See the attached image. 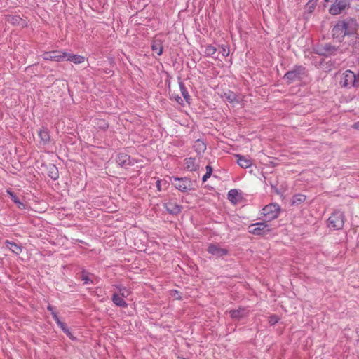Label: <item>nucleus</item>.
Returning a JSON list of instances; mask_svg holds the SVG:
<instances>
[{"label":"nucleus","mask_w":359,"mask_h":359,"mask_svg":"<svg viewBox=\"0 0 359 359\" xmlns=\"http://www.w3.org/2000/svg\"><path fill=\"white\" fill-rule=\"evenodd\" d=\"M358 23L356 20L346 18L339 20L332 29V36L334 39L341 42L345 36H351L357 31Z\"/></svg>","instance_id":"nucleus-1"},{"label":"nucleus","mask_w":359,"mask_h":359,"mask_svg":"<svg viewBox=\"0 0 359 359\" xmlns=\"http://www.w3.org/2000/svg\"><path fill=\"white\" fill-rule=\"evenodd\" d=\"M307 76L306 67L303 65H294L292 69L287 71L283 79L286 80L287 84L294 82L302 81Z\"/></svg>","instance_id":"nucleus-2"},{"label":"nucleus","mask_w":359,"mask_h":359,"mask_svg":"<svg viewBox=\"0 0 359 359\" xmlns=\"http://www.w3.org/2000/svg\"><path fill=\"white\" fill-rule=\"evenodd\" d=\"M340 84L348 88L359 86V72L355 74L351 70H346L340 80Z\"/></svg>","instance_id":"nucleus-3"},{"label":"nucleus","mask_w":359,"mask_h":359,"mask_svg":"<svg viewBox=\"0 0 359 359\" xmlns=\"http://www.w3.org/2000/svg\"><path fill=\"white\" fill-rule=\"evenodd\" d=\"M171 183L172 186L182 192H187L194 190L191 179L186 177H172L171 178Z\"/></svg>","instance_id":"nucleus-4"},{"label":"nucleus","mask_w":359,"mask_h":359,"mask_svg":"<svg viewBox=\"0 0 359 359\" xmlns=\"http://www.w3.org/2000/svg\"><path fill=\"white\" fill-rule=\"evenodd\" d=\"M339 48L332 45L330 43L324 44H318L313 47V52L320 56L330 57L335 55Z\"/></svg>","instance_id":"nucleus-5"},{"label":"nucleus","mask_w":359,"mask_h":359,"mask_svg":"<svg viewBox=\"0 0 359 359\" xmlns=\"http://www.w3.org/2000/svg\"><path fill=\"white\" fill-rule=\"evenodd\" d=\"M262 213L265 217V221L270 222L278 217L281 209L277 203H270L262 210Z\"/></svg>","instance_id":"nucleus-6"},{"label":"nucleus","mask_w":359,"mask_h":359,"mask_svg":"<svg viewBox=\"0 0 359 359\" xmlns=\"http://www.w3.org/2000/svg\"><path fill=\"white\" fill-rule=\"evenodd\" d=\"M344 224V215L341 211L335 210L328 218V226L334 230L341 229Z\"/></svg>","instance_id":"nucleus-7"},{"label":"nucleus","mask_w":359,"mask_h":359,"mask_svg":"<svg viewBox=\"0 0 359 359\" xmlns=\"http://www.w3.org/2000/svg\"><path fill=\"white\" fill-rule=\"evenodd\" d=\"M271 229L268 222H257L248 226L249 233L257 236H266L271 232Z\"/></svg>","instance_id":"nucleus-8"},{"label":"nucleus","mask_w":359,"mask_h":359,"mask_svg":"<svg viewBox=\"0 0 359 359\" xmlns=\"http://www.w3.org/2000/svg\"><path fill=\"white\" fill-rule=\"evenodd\" d=\"M336 2L332 4L330 9L329 12L330 14L333 15H337L340 14L346 8L348 7L350 5L348 0H337Z\"/></svg>","instance_id":"nucleus-9"},{"label":"nucleus","mask_w":359,"mask_h":359,"mask_svg":"<svg viewBox=\"0 0 359 359\" xmlns=\"http://www.w3.org/2000/svg\"><path fill=\"white\" fill-rule=\"evenodd\" d=\"M42 57L45 60H53L56 62L64 61L65 58V51L53 50L45 52L42 55Z\"/></svg>","instance_id":"nucleus-10"},{"label":"nucleus","mask_w":359,"mask_h":359,"mask_svg":"<svg viewBox=\"0 0 359 359\" xmlns=\"http://www.w3.org/2000/svg\"><path fill=\"white\" fill-rule=\"evenodd\" d=\"M228 313L233 320H240L249 315L250 310L247 307L239 306L237 309L229 310Z\"/></svg>","instance_id":"nucleus-11"},{"label":"nucleus","mask_w":359,"mask_h":359,"mask_svg":"<svg viewBox=\"0 0 359 359\" xmlns=\"http://www.w3.org/2000/svg\"><path fill=\"white\" fill-rule=\"evenodd\" d=\"M207 251L217 257H222L229 254V250L221 248L218 243H210L208 247Z\"/></svg>","instance_id":"nucleus-12"},{"label":"nucleus","mask_w":359,"mask_h":359,"mask_svg":"<svg viewBox=\"0 0 359 359\" xmlns=\"http://www.w3.org/2000/svg\"><path fill=\"white\" fill-rule=\"evenodd\" d=\"M116 161L120 167H127L134 164L130 156L126 154L121 153L116 156Z\"/></svg>","instance_id":"nucleus-13"},{"label":"nucleus","mask_w":359,"mask_h":359,"mask_svg":"<svg viewBox=\"0 0 359 359\" xmlns=\"http://www.w3.org/2000/svg\"><path fill=\"white\" fill-rule=\"evenodd\" d=\"M163 206L166 211L170 215H177L182 210V206L172 201L165 203Z\"/></svg>","instance_id":"nucleus-14"},{"label":"nucleus","mask_w":359,"mask_h":359,"mask_svg":"<svg viewBox=\"0 0 359 359\" xmlns=\"http://www.w3.org/2000/svg\"><path fill=\"white\" fill-rule=\"evenodd\" d=\"M237 158V163L243 168H248L252 165V160L251 158L245 156L238 154L236 156Z\"/></svg>","instance_id":"nucleus-15"},{"label":"nucleus","mask_w":359,"mask_h":359,"mask_svg":"<svg viewBox=\"0 0 359 359\" xmlns=\"http://www.w3.org/2000/svg\"><path fill=\"white\" fill-rule=\"evenodd\" d=\"M38 135L40 138V143L46 145L50 142V137L49 130L46 128H43L38 132Z\"/></svg>","instance_id":"nucleus-16"},{"label":"nucleus","mask_w":359,"mask_h":359,"mask_svg":"<svg viewBox=\"0 0 359 359\" xmlns=\"http://www.w3.org/2000/svg\"><path fill=\"white\" fill-rule=\"evenodd\" d=\"M185 168L189 171H196L199 168V164L195 158H186L184 159Z\"/></svg>","instance_id":"nucleus-17"},{"label":"nucleus","mask_w":359,"mask_h":359,"mask_svg":"<svg viewBox=\"0 0 359 359\" xmlns=\"http://www.w3.org/2000/svg\"><path fill=\"white\" fill-rule=\"evenodd\" d=\"M65 60L72 61L74 64H81L84 62L85 57L81 55L71 54L67 52H65Z\"/></svg>","instance_id":"nucleus-18"},{"label":"nucleus","mask_w":359,"mask_h":359,"mask_svg":"<svg viewBox=\"0 0 359 359\" xmlns=\"http://www.w3.org/2000/svg\"><path fill=\"white\" fill-rule=\"evenodd\" d=\"M151 48L152 51L158 55H161L163 53V47L161 39H155L151 42Z\"/></svg>","instance_id":"nucleus-19"},{"label":"nucleus","mask_w":359,"mask_h":359,"mask_svg":"<svg viewBox=\"0 0 359 359\" xmlns=\"http://www.w3.org/2000/svg\"><path fill=\"white\" fill-rule=\"evenodd\" d=\"M4 243L5 245L15 255H20L22 251V246L15 242L6 240Z\"/></svg>","instance_id":"nucleus-20"},{"label":"nucleus","mask_w":359,"mask_h":359,"mask_svg":"<svg viewBox=\"0 0 359 359\" xmlns=\"http://www.w3.org/2000/svg\"><path fill=\"white\" fill-rule=\"evenodd\" d=\"M222 98L228 101L230 103L233 102H238L239 100L238 99V95L233 91L228 90L227 92H224L222 95Z\"/></svg>","instance_id":"nucleus-21"},{"label":"nucleus","mask_w":359,"mask_h":359,"mask_svg":"<svg viewBox=\"0 0 359 359\" xmlns=\"http://www.w3.org/2000/svg\"><path fill=\"white\" fill-rule=\"evenodd\" d=\"M241 198V194L237 189H231L228 192L227 198L233 204H236Z\"/></svg>","instance_id":"nucleus-22"},{"label":"nucleus","mask_w":359,"mask_h":359,"mask_svg":"<svg viewBox=\"0 0 359 359\" xmlns=\"http://www.w3.org/2000/svg\"><path fill=\"white\" fill-rule=\"evenodd\" d=\"M111 300L114 302V304L118 306H120L122 308H126L128 306V304L123 299V297L121 296H119L116 293H114L112 295Z\"/></svg>","instance_id":"nucleus-23"},{"label":"nucleus","mask_w":359,"mask_h":359,"mask_svg":"<svg viewBox=\"0 0 359 359\" xmlns=\"http://www.w3.org/2000/svg\"><path fill=\"white\" fill-rule=\"evenodd\" d=\"M93 274L88 272L86 270H82L80 275V278L82 281H83V283L87 284H92L93 283V280L92 279V277H93Z\"/></svg>","instance_id":"nucleus-24"},{"label":"nucleus","mask_w":359,"mask_h":359,"mask_svg":"<svg viewBox=\"0 0 359 359\" xmlns=\"http://www.w3.org/2000/svg\"><path fill=\"white\" fill-rule=\"evenodd\" d=\"M56 323L57 325L61 328V330L63 331L64 333L66 334V335L71 339L72 340L76 339V338L73 336L72 332L69 331V328L67 327L66 323L62 322L60 320H57Z\"/></svg>","instance_id":"nucleus-25"},{"label":"nucleus","mask_w":359,"mask_h":359,"mask_svg":"<svg viewBox=\"0 0 359 359\" xmlns=\"http://www.w3.org/2000/svg\"><path fill=\"white\" fill-rule=\"evenodd\" d=\"M194 148L198 154H200L206 149V145L203 140L198 139L194 142Z\"/></svg>","instance_id":"nucleus-26"},{"label":"nucleus","mask_w":359,"mask_h":359,"mask_svg":"<svg viewBox=\"0 0 359 359\" xmlns=\"http://www.w3.org/2000/svg\"><path fill=\"white\" fill-rule=\"evenodd\" d=\"M179 86H180V89L181 91V93H182L184 99L185 100V101L189 103L190 95L187 90L185 85L183 83L182 81H179Z\"/></svg>","instance_id":"nucleus-27"},{"label":"nucleus","mask_w":359,"mask_h":359,"mask_svg":"<svg viewBox=\"0 0 359 359\" xmlns=\"http://www.w3.org/2000/svg\"><path fill=\"white\" fill-rule=\"evenodd\" d=\"M7 193L11 196V200L18 205L19 208L24 209L25 205L23 203H22L17 196L11 190H7Z\"/></svg>","instance_id":"nucleus-28"},{"label":"nucleus","mask_w":359,"mask_h":359,"mask_svg":"<svg viewBox=\"0 0 359 359\" xmlns=\"http://www.w3.org/2000/svg\"><path fill=\"white\" fill-rule=\"evenodd\" d=\"M306 196L303 194H296L292 197V204L298 205L304 202Z\"/></svg>","instance_id":"nucleus-29"},{"label":"nucleus","mask_w":359,"mask_h":359,"mask_svg":"<svg viewBox=\"0 0 359 359\" xmlns=\"http://www.w3.org/2000/svg\"><path fill=\"white\" fill-rule=\"evenodd\" d=\"M217 52V48L212 46L208 45L205 46V54L206 56H212Z\"/></svg>","instance_id":"nucleus-30"},{"label":"nucleus","mask_w":359,"mask_h":359,"mask_svg":"<svg viewBox=\"0 0 359 359\" xmlns=\"http://www.w3.org/2000/svg\"><path fill=\"white\" fill-rule=\"evenodd\" d=\"M205 170H206V172L202 177L203 182H206V180L210 177V176L212 175V170H213L212 168L209 165H208L205 167Z\"/></svg>","instance_id":"nucleus-31"},{"label":"nucleus","mask_w":359,"mask_h":359,"mask_svg":"<svg viewBox=\"0 0 359 359\" xmlns=\"http://www.w3.org/2000/svg\"><path fill=\"white\" fill-rule=\"evenodd\" d=\"M48 176L54 180L58 178V172L57 168L54 165L52 167L51 170H49Z\"/></svg>","instance_id":"nucleus-32"},{"label":"nucleus","mask_w":359,"mask_h":359,"mask_svg":"<svg viewBox=\"0 0 359 359\" xmlns=\"http://www.w3.org/2000/svg\"><path fill=\"white\" fill-rule=\"evenodd\" d=\"M316 6V2L313 0H310L306 6V9L309 13H312Z\"/></svg>","instance_id":"nucleus-33"},{"label":"nucleus","mask_w":359,"mask_h":359,"mask_svg":"<svg viewBox=\"0 0 359 359\" xmlns=\"http://www.w3.org/2000/svg\"><path fill=\"white\" fill-rule=\"evenodd\" d=\"M97 126L102 130H105L109 127L108 123L104 119H97Z\"/></svg>","instance_id":"nucleus-34"},{"label":"nucleus","mask_w":359,"mask_h":359,"mask_svg":"<svg viewBox=\"0 0 359 359\" xmlns=\"http://www.w3.org/2000/svg\"><path fill=\"white\" fill-rule=\"evenodd\" d=\"M116 287L119 290L120 295L123 297H127L129 295L130 292L125 287L121 286H116Z\"/></svg>","instance_id":"nucleus-35"},{"label":"nucleus","mask_w":359,"mask_h":359,"mask_svg":"<svg viewBox=\"0 0 359 359\" xmlns=\"http://www.w3.org/2000/svg\"><path fill=\"white\" fill-rule=\"evenodd\" d=\"M47 309H48V310L51 313L52 316H53V318L54 319V320H55V322H57V320H60V318H59V317H58V316H57V313H56V312H55V308H54L53 306H51V305H50V304H49V305L47 306Z\"/></svg>","instance_id":"nucleus-36"},{"label":"nucleus","mask_w":359,"mask_h":359,"mask_svg":"<svg viewBox=\"0 0 359 359\" xmlns=\"http://www.w3.org/2000/svg\"><path fill=\"white\" fill-rule=\"evenodd\" d=\"M171 295L172 297H174L176 299H181V296L180 294H179V292L177 290H171Z\"/></svg>","instance_id":"nucleus-37"},{"label":"nucleus","mask_w":359,"mask_h":359,"mask_svg":"<svg viewBox=\"0 0 359 359\" xmlns=\"http://www.w3.org/2000/svg\"><path fill=\"white\" fill-rule=\"evenodd\" d=\"M175 100L180 104H183V100L182 99V97L179 95H177L175 97Z\"/></svg>","instance_id":"nucleus-38"},{"label":"nucleus","mask_w":359,"mask_h":359,"mask_svg":"<svg viewBox=\"0 0 359 359\" xmlns=\"http://www.w3.org/2000/svg\"><path fill=\"white\" fill-rule=\"evenodd\" d=\"M229 55V50H226V49L223 48L222 50V55L223 56H227Z\"/></svg>","instance_id":"nucleus-39"},{"label":"nucleus","mask_w":359,"mask_h":359,"mask_svg":"<svg viewBox=\"0 0 359 359\" xmlns=\"http://www.w3.org/2000/svg\"><path fill=\"white\" fill-rule=\"evenodd\" d=\"M156 187H157L158 191L161 190V181L160 180H158L156 182Z\"/></svg>","instance_id":"nucleus-40"},{"label":"nucleus","mask_w":359,"mask_h":359,"mask_svg":"<svg viewBox=\"0 0 359 359\" xmlns=\"http://www.w3.org/2000/svg\"><path fill=\"white\" fill-rule=\"evenodd\" d=\"M353 128L359 130V121H357L353 124Z\"/></svg>","instance_id":"nucleus-41"},{"label":"nucleus","mask_w":359,"mask_h":359,"mask_svg":"<svg viewBox=\"0 0 359 359\" xmlns=\"http://www.w3.org/2000/svg\"><path fill=\"white\" fill-rule=\"evenodd\" d=\"M105 72H106L107 74H109V73H110V72H111V70L105 71Z\"/></svg>","instance_id":"nucleus-42"},{"label":"nucleus","mask_w":359,"mask_h":359,"mask_svg":"<svg viewBox=\"0 0 359 359\" xmlns=\"http://www.w3.org/2000/svg\"><path fill=\"white\" fill-rule=\"evenodd\" d=\"M179 359H186V358H179Z\"/></svg>","instance_id":"nucleus-43"}]
</instances>
